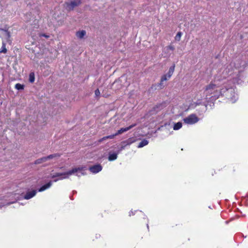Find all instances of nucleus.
I'll return each mask as SVG.
<instances>
[{
	"instance_id": "1",
	"label": "nucleus",
	"mask_w": 248,
	"mask_h": 248,
	"mask_svg": "<svg viewBox=\"0 0 248 248\" xmlns=\"http://www.w3.org/2000/svg\"><path fill=\"white\" fill-rule=\"evenodd\" d=\"M232 65L237 69L244 66V62L241 61L240 63L232 62L223 71L222 75L220 77L219 76L215 77L214 81L206 86L203 93L202 91L198 93L195 97L197 101L193 103L195 106L202 105L206 108L207 104L202 101L203 99H207L208 96L210 95L212 100L217 99L221 95L226 96L232 103L236 102L238 96L233 87L235 83L241 84V80L235 77L237 75L234 74L233 69H230Z\"/></svg>"
},
{
	"instance_id": "2",
	"label": "nucleus",
	"mask_w": 248,
	"mask_h": 248,
	"mask_svg": "<svg viewBox=\"0 0 248 248\" xmlns=\"http://www.w3.org/2000/svg\"><path fill=\"white\" fill-rule=\"evenodd\" d=\"M83 167L75 168L67 172L62 173L57 172L52 176V178H54L57 177H59V178L55 179L54 182H57L59 180H62L63 179H66L69 177V175L74 174L76 172L82 171L83 170Z\"/></svg>"
},
{
	"instance_id": "3",
	"label": "nucleus",
	"mask_w": 248,
	"mask_h": 248,
	"mask_svg": "<svg viewBox=\"0 0 248 248\" xmlns=\"http://www.w3.org/2000/svg\"><path fill=\"white\" fill-rule=\"evenodd\" d=\"M136 125V124H131L130 125H129V126L128 127H124V128H121L120 129H119V130L117 131V132L116 133H115V134H113L112 135H109V136H105L104 137H103L102 138H101L100 139L97 141V144H100L101 142L108 140V139H113L115 136H117V135H120L124 132H125L128 130H129L130 129H132L133 127H134V126H135Z\"/></svg>"
},
{
	"instance_id": "4",
	"label": "nucleus",
	"mask_w": 248,
	"mask_h": 248,
	"mask_svg": "<svg viewBox=\"0 0 248 248\" xmlns=\"http://www.w3.org/2000/svg\"><path fill=\"white\" fill-rule=\"evenodd\" d=\"M199 121V118L195 114H191L183 119L184 123L190 125L194 124Z\"/></svg>"
},
{
	"instance_id": "5",
	"label": "nucleus",
	"mask_w": 248,
	"mask_h": 248,
	"mask_svg": "<svg viewBox=\"0 0 248 248\" xmlns=\"http://www.w3.org/2000/svg\"><path fill=\"white\" fill-rule=\"evenodd\" d=\"M80 3V0H74L70 2H66L65 3L66 5V8L67 10L71 11L73 10L75 7L78 6Z\"/></svg>"
},
{
	"instance_id": "6",
	"label": "nucleus",
	"mask_w": 248,
	"mask_h": 248,
	"mask_svg": "<svg viewBox=\"0 0 248 248\" xmlns=\"http://www.w3.org/2000/svg\"><path fill=\"white\" fill-rule=\"evenodd\" d=\"M166 107V103L163 102L157 104L155 105L151 110L152 114L156 113L161 110L163 109Z\"/></svg>"
},
{
	"instance_id": "7",
	"label": "nucleus",
	"mask_w": 248,
	"mask_h": 248,
	"mask_svg": "<svg viewBox=\"0 0 248 248\" xmlns=\"http://www.w3.org/2000/svg\"><path fill=\"white\" fill-rule=\"evenodd\" d=\"M0 30H1L3 31V33L2 34V36L3 38L2 40H4L6 42L11 44L12 41L10 40L11 34L10 32L6 29H0Z\"/></svg>"
},
{
	"instance_id": "8",
	"label": "nucleus",
	"mask_w": 248,
	"mask_h": 248,
	"mask_svg": "<svg viewBox=\"0 0 248 248\" xmlns=\"http://www.w3.org/2000/svg\"><path fill=\"white\" fill-rule=\"evenodd\" d=\"M102 170V167L100 164H96L91 166L89 170L93 173H97Z\"/></svg>"
},
{
	"instance_id": "9",
	"label": "nucleus",
	"mask_w": 248,
	"mask_h": 248,
	"mask_svg": "<svg viewBox=\"0 0 248 248\" xmlns=\"http://www.w3.org/2000/svg\"><path fill=\"white\" fill-rule=\"evenodd\" d=\"M36 193V190H32L31 191H28L24 196V199L26 200H29L33 197Z\"/></svg>"
},
{
	"instance_id": "10",
	"label": "nucleus",
	"mask_w": 248,
	"mask_h": 248,
	"mask_svg": "<svg viewBox=\"0 0 248 248\" xmlns=\"http://www.w3.org/2000/svg\"><path fill=\"white\" fill-rule=\"evenodd\" d=\"M119 154V151H117V153H112L109 152L108 153V160L109 161H112L116 160L117 158L118 155Z\"/></svg>"
},
{
	"instance_id": "11",
	"label": "nucleus",
	"mask_w": 248,
	"mask_h": 248,
	"mask_svg": "<svg viewBox=\"0 0 248 248\" xmlns=\"http://www.w3.org/2000/svg\"><path fill=\"white\" fill-rule=\"evenodd\" d=\"M52 182L51 181H49V182H48L46 184L42 186L41 187H40L38 189V191L39 192H42L43 191H45V190H46V189L49 188V187H50V186H52Z\"/></svg>"
},
{
	"instance_id": "12",
	"label": "nucleus",
	"mask_w": 248,
	"mask_h": 248,
	"mask_svg": "<svg viewBox=\"0 0 248 248\" xmlns=\"http://www.w3.org/2000/svg\"><path fill=\"white\" fill-rule=\"evenodd\" d=\"M170 78H168V76L167 74H164L161 77L160 82L159 83L158 85L160 89H162L164 87V85H163V82L168 80Z\"/></svg>"
},
{
	"instance_id": "13",
	"label": "nucleus",
	"mask_w": 248,
	"mask_h": 248,
	"mask_svg": "<svg viewBox=\"0 0 248 248\" xmlns=\"http://www.w3.org/2000/svg\"><path fill=\"white\" fill-rule=\"evenodd\" d=\"M175 67V64H173V65L170 67L169 71L166 74L168 76V78H171V77L172 76V75L174 71Z\"/></svg>"
},
{
	"instance_id": "14",
	"label": "nucleus",
	"mask_w": 248,
	"mask_h": 248,
	"mask_svg": "<svg viewBox=\"0 0 248 248\" xmlns=\"http://www.w3.org/2000/svg\"><path fill=\"white\" fill-rule=\"evenodd\" d=\"M86 31L84 30H82L80 31H78L76 32V36L79 39H82L84 37V36L86 35Z\"/></svg>"
},
{
	"instance_id": "15",
	"label": "nucleus",
	"mask_w": 248,
	"mask_h": 248,
	"mask_svg": "<svg viewBox=\"0 0 248 248\" xmlns=\"http://www.w3.org/2000/svg\"><path fill=\"white\" fill-rule=\"evenodd\" d=\"M7 42H6L4 40L2 41V46L1 49H0V53H6L7 51V50L6 48V44Z\"/></svg>"
},
{
	"instance_id": "16",
	"label": "nucleus",
	"mask_w": 248,
	"mask_h": 248,
	"mask_svg": "<svg viewBox=\"0 0 248 248\" xmlns=\"http://www.w3.org/2000/svg\"><path fill=\"white\" fill-rule=\"evenodd\" d=\"M148 141L146 139H143L142 140L139 144L138 147V148H142L145 145H147L148 144Z\"/></svg>"
},
{
	"instance_id": "17",
	"label": "nucleus",
	"mask_w": 248,
	"mask_h": 248,
	"mask_svg": "<svg viewBox=\"0 0 248 248\" xmlns=\"http://www.w3.org/2000/svg\"><path fill=\"white\" fill-rule=\"evenodd\" d=\"M182 127V123L180 122H177L174 124L173 128L174 130H178Z\"/></svg>"
},
{
	"instance_id": "18",
	"label": "nucleus",
	"mask_w": 248,
	"mask_h": 248,
	"mask_svg": "<svg viewBox=\"0 0 248 248\" xmlns=\"http://www.w3.org/2000/svg\"><path fill=\"white\" fill-rule=\"evenodd\" d=\"M61 156V155L60 154H54L52 155H50L47 156H45L46 158V160L48 159H51L55 157H59Z\"/></svg>"
},
{
	"instance_id": "19",
	"label": "nucleus",
	"mask_w": 248,
	"mask_h": 248,
	"mask_svg": "<svg viewBox=\"0 0 248 248\" xmlns=\"http://www.w3.org/2000/svg\"><path fill=\"white\" fill-rule=\"evenodd\" d=\"M47 160L46 159V158L45 156V157H43L40 158L36 160L34 162V164H41L42 163L45 162Z\"/></svg>"
},
{
	"instance_id": "20",
	"label": "nucleus",
	"mask_w": 248,
	"mask_h": 248,
	"mask_svg": "<svg viewBox=\"0 0 248 248\" xmlns=\"http://www.w3.org/2000/svg\"><path fill=\"white\" fill-rule=\"evenodd\" d=\"M135 141V140L133 138H129L125 141L122 142V143H126V145H130Z\"/></svg>"
},
{
	"instance_id": "21",
	"label": "nucleus",
	"mask_w": 248,
	"mask_h": 248,
	"mask_svg": "<svg viewBox=\"0 0 248 248\" xmlns=\"http://www.w3.org/2000/svg\"><path fill=\"white\" fill-rule=\"evenodd\" d=\"M174 49H175V47L173 46L170 45L169 46H166V47H165L164 48L163 52H165V53H166V52H167V53H168V51L169 50L173 51Z\"/></svg>"
},
{
	"instance_id": "22",
	"label": "nucleus",
	"mask_w": 248,
	"mask_h": 248,
	"mask_svg": "<svg viewBox=\"0 0 248 248\" xmlns=\"http://www.w3.org/2000/svg\"><path fill=\"white\" fill-rule=\"evenodd\" d=\"M35 80V76L34 73L33 72H31L29 75V81L31 83L34 82Z\"/></svg>"
},
{
	"instance_id": "23",
	"label": "nucleus",
	"mask_w": 248,
	"mask_h": 248,
	"mask_svg": "<svg viewBox=\"0 0 248 248\" xmlns=\"http://www.w3.org/2000/svg\"><path fill=\"white\" fill-rule=\"evenodd\" d=\"M24 88V86L23 84H21L20 83H17L15 85V88L17 90H23Z\"/></svg>"
},
{
	"instance_id": "24",
	"label": "nucleus",
	"mask_w": 248,
	"mask_h": 248,
	"mask_svg": "<svg viewBox=\"0 0 248 248\" xmlns=\"http://www.w3.org/2000/svg\"><path fill=\"white\" fill-rule=\"evenodd\" d=\"M182 34V33L181 32H178L176 35L175 39L178 41L180 40Z\"/></svg>"
},
{
	"instance_id": "25",
	"label": "nucleus",
	"mask_w": 248,
	"mask_h": 248,
	"mask_svg": "<svg viewBox=\"0 0 248 248\" xmlns=\"http://www.w3.org/2000/svg\"><path fill=\"white\" fill-rule=\"evenodd\" d=\"M94 93L96 96H99L100 94V91L98 89L95 90Z\"/></svg>"
},
{
	"instance_id": "26",
	"label": "nucleus",
	"mask_w": 248,
	"mask_h": 248,
	"mask_svg": "<svg viewBox=\"0 0 248 248\" xmlns=\"http://www.w3.org/2000/svg\"><path fill=\"white\" fill-rule=\"evenodd\" d=\"M126 145V144H125V145H122V146L120 148V149H119V150L118 151H119V153H120V152H121L123 150H124V149L125 148V147Z\"/></svg>"
},
{
	"instance_id": "27",
	"label": "nucleus",
	"mask_w": 248,
	"mask_h": 248,
	"mask_svg": "<svg viewBox=\"0 0 248 248\" xmlns=\"http://www.w3.org/2000/svg\"><path fill=\"white\" fill-rule=\"evenodd\" d=\"M40 36H41V37H42V36H43V37H46V38H48V37H49V35H46V34H45V33L41 34L40 35Z\"/></svg>"
},
{
	"instance_id": "28",
	"label": "nucleus",
	"mask_w": 248,
	"mask_h": 248,
	"mask_svg": "<svg viewBox=\"0 0 248 248\" xmlns=\"http://www.w3.org/2000/svg\"><path fill=\"white\" fill-rule=\"evenodd\" d=\"M134 213H133V212L132 211H131L130 212H129V216H130L131 215V214H132L133 215H134Z\"/></svg>"
},
{
	"instance_id": "29",
	"label": "nucleus",
	"mask_w": 248,
	"mask_h": 248,
	"mask_svg": "<svg viewBox=\"0 0 248 248\" xmlns=\"http://www.w3.org/2000/svg\"><path fill=\"white\" fill-rule=\"evenodd\" d=\"M19 204H20V203H19V202H16V206H18V205H19Z\"/></svg>"
},
{
	"instance_id": "30",
	"label": "nucleus",
	"mask_w": 248,
	"mask_h": 248,
	"mask_svg": "<svg viewBox=\"0 0 248 248\" xmlns=\"http://www.w3.org/2000/svg\"><path fill=\"white\" fill-rule=\"evenodd\" d=\"M147 228L149 229L148 224H147Z\"/></svg>"
},
{
	"instance_id": "31",
	"label": "nucleus",
	"mask_w": 248,
	"mask_h": 248,
	"mask_svg": "<svg viewBox=\"0 0 248 248\" xmlns=\"http://www.w3.org/2000/svg\"><path fill=\"white\" fill-rule=\"evenodd\" d=\"M10 203H11L8 202V203H7L6 204V205H9Z\"/></svg>"
},
{
	"instance_id": "32",
	"label": "nucleus",
	"mask_w": 248,
	"mask_h": 248,
	"mask_svg": "<svg viewBox=\"0 0 248 248\" xmlns=\"http://www.w3.org/2000/svg\"><path fill=\"white\" fill-rule=\"evenodd\" d=\"M168 55L170 56V54H169V55H167L165 56V57H167Z\"/></svg>"
},
{
	"instance_id": "33",
	"label": "nucleus",
	"mask_w": 248,
	"mask_h": 248,
	"mask_svg": "<svg viewBox=\"0 0 248 248\" xmlns=\"http://www.w3.org/2000/svg\"><path fill=\"white\" fill-rule=\"evenodd\" d=\"M73 192H74V193H76V191H73Z\"/></svg>"
},
{
	"instance_id": "34",
	"label": "nucleus",
	"mask_w": 248,
	"mask_h": 248,
	"mask_svg": "<svg viewBox=\"0 0 248 248\" xmlns=\"http://www.w3.org/2000/svg\"><path fill=\"white\" fill-rule=\"evenodd\" d=\"M73 192H74V193H76V191H73Z\"/></svg>"
},
{
	"instance_id": "35",
	"label": "nucleus",
	"mask_w": 248,
	"mask_h": 248,
	"mask_svg": "<svg viewBox=\"0 0 248 248\" xmlns=\"http://www.w3.org/2000/svg\"><path fill=\"white\" fill-rule=\"evenodd\" d=\"M1 205H0V207H1Z\"/></svg>"
}]
</instances>
